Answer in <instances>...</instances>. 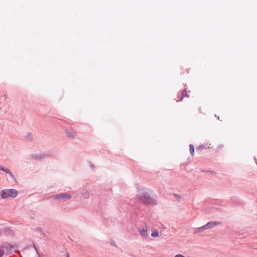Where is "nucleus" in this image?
I'll list each match as a JSON object with an SVG mask.
<instances>
[{"instance_id":"obj_4","label":"nucleus","mask_w":257,"mask_h":257,"mask_svg":"<svg viewBox=\"0 0 257 257\" xmlns=\"http://www.w3.org/2000/svg\"><path fill=\"white\" fill-rule=\"evenodd\" d=\"M139 233L140 235L144 238H147L148 236V225L147 223H144V225L142 227L140 228L139 229Z\"/></svg>"},{"instance_id":"obj_11","label":"nucleus","mask_w":257,"mask_h":257,"mask_svg":"<svg viewBox=\"0 0 257 257\" xmlns=\"http://www.w3.org/2000/svg\"><path fill=\"white\" fill-rule=\"evenodd\" d=\"M209 148V146H208V144H203L201 145H200L198 148H197V150H202V149H206Z\"/></svg>"},{"instance_id":"obj_10","label":"nucleus","mask_w":257,"mask_h":257,"mask_svg":"<svg viewBox=\"0 0 257 257\" xmlns=\"http://www.w3.org/2000/svg\"><path fill=\"white\" fill-rule=\"evenodd\" d=\"M2 171L5 172L6 173H7V174H8L13 179H15V177L14 176V175L13 174V173H12V172L8 168H4V167H2Z\"/></svg>"},{"instance_id":"obj_15","label":"nucleus","mask_w":257,"mask_h":257,"mask_svg":"<svg viewBox=\"0 0 257 257\" xmlns=\"http://www.w3.org/2000/svg\"><path fill=\"white\" fill-rule=\"evenodd\" d=\"M185 94H186V96L187 97H189V96H188L187 94L186 93V92H183L181 95V98L180 99V101L182 100L183 99V97H184V95H185Z\"/></svg>"},{"instance_id":"obj_16","label":"nucleus","mask_w":257,"mask_h":257,"mask_svg":"<svg viewBox=\"0 0 257 257\" xmlns=\"http://www.w3.org/2000/svg\"><path fill=\"white\" fill-rule=\"evenodd\" d=\"M189 147H190V153L191 154H193V145L192 144H190L189 145Z\"/></svg>"},{"instance_id":"obj_21","label":"nucleus","mask_w":257,"mask_h":257,"mask_svg":"<svg viewBox=\"0 0 257 257\" xmlns=\"http://www.w3.org/2000/svg\"><path fill=\"white\" fill-rule=\"evenodd\" d=\"M2 167H3V166H1V165H0V170H2Z\"/></svg>"},{"instance_id":"obj_3","label":"nucleus","mask_w":257,"mask_h":257,"mask_svg":"<svg viewBox=\"0 0 257 257\" xmlns=\"http://www.w3.org/2000/svg\"><path fill=\"white\" fill-rule=\"evenodd\" d=\"M72 198L71 194L67 193H62L54 195L51 196V198L53 200H58L61 202H66Z\"/></svg>"},{"instance_id":"obj_14","label":"nucleus","mask_w":257,"mask_h":257,"mask_svg":"<svg viewBox=\"0 0 257 257\" xmlns=\"http://www.w3.org/2000/svg\"><path fill=\"white\" fill-rule=\"evenodd\" d=\"M174 197L176 199V200L177 201H180L181 199V197L180 195L179 194H175L174 195Z\"/></svg>"},{"instance_id":"obj_18","label":"nucleus","mask_w":257,"mask_h":257,"mask_svg":"<svg viewBox=\"0 0 257 257\" xmlns=\"http://www.w3.org/2000/svg\"><path fill=\"white\" fill-rule=\"evenodd\" d=\"M175 257H185V256L181 254H177L175 256Z\"/></svg>"},{"instance_id":"obj_19","label":"nucleus","mask_w":257,"mask_h":257,"mask_svg":"<svg viewBox=\"0 0 257 257\" xmlns=\"http://www.w3.org/2000/svg\"><path fill=\"white\" fill-rule=\"evenodd\" d=\"M66 257H69V253L67 252L66 254Z\"/></svg>"},{"instance_id":"obj_2","label":"nucleus","mask_w":257,"mask_h":257,"mask_svg":"<svg viewBox=\"0 0 257 257\" xmlns=\"http://www.w3.org/2000/svg\"><path fill=\"white\" fill-rule=\"evenodd\" d=\"M17 190L14 189H7L1 191V197L3 199H6L9 197H16L18 195Z\"/></svg>"},{"instance_id":"obj_12","label":"nucleus","mask_w":257,"mask_h":257,"mask_svg":"<svg viewBox=\"0 0 257 257\" xmlns=\"http://www.w3.org/2000/svg\"><path fill=\"white\" fill-rule=\"evenodd\" d=\"M151 236L153 237H156L159 236V232L157 230H154L153 231L152 233H151Z\"/></svg>"},{"instance_id":"obj_1","label":"nucleus","mask_w":257,"mask_h":257,"mask_svg":"<svg viewBox=\"0 0 257 257\" xmlns=\"http://www.w3.org/2000/svg\"><path fill=\"white\" fill-rule=\"evenodd\" d=\"M137 197L142 202L145 204L155 205L157 204L156 197H152L150 193L145 190L140 191Z\"/></svg>"},{"instance_id":"obj_7","label":"nucleus","mask_w":257,"mask_h":257,"mask_svg":"<svg viewBox=\"0 0 257 257\" xmlns=\"http://www.w3.org/2000/svg\"><path fill=\"white\" fill-rule=\"evenodd\" d=\"M65 134L69 138H73L76 136V133L72 130H66Z\"/></svg>"},{"instance_id":"obj_5","label":"nucleus","mask_w":257,"mask_h":257,"mask_svg":"<svg viewBox=\"0 0 257 257\" xmlns=\"http://www.w3.org/2000/svg\"><path fill=\"white\" fill-rule=\"evenodd\" d=\"M14 247V246L7 243L0 245V248L6 249L8 254H10L12 253V250Z\"/></svg>"},{"instance_id":"obj_13","label":"nucleus","mask_w":257,"mask_h":257,"mask_svg":"<svg viewBox=\"0 0 257 257\" xmlns=\"http://www.w3.org/2000/svg\"><path fill=\"white\" fill-rule=\"evenodd\" d=\"M205 229L203 228V226L196 228L195 230H194V232H201Z\"/></svg>"},{"instance_id":"obj_8","label":"nucleus","mask_w":257,"mask_h":257,"mask_svg":"<svg viewBox=\"0 0 257 257\" xmlns=\"http://www.w3.org/2000/svg\"><path fill=\"white\" fill-rule=\"evenodd\" d=\"M32 157L36 160H40L44 159L46 157V155L44 154H33Z\"/></svg>"},{"instance_id":"obj_9","label":"nucleus","mask_w":257,"mask_h":257,"mask_svg":"<svg viewBox=\"0 0 257 257\" xmlns=\"http://www.w3.org/2000/svg\"><path fill=\"white\" fill-rule=\"evenodd\" d=\"M81 197L83 199H87L89 197V193L88 191L86 190H83L81 191Z\"/></svg>"},{"instance_id":"obj_6","label":"nucleus","mask_w":257,"mask_h":257,"mask_svg":"<svg viewBox=\"0 0 257 257\" xmlns=\"http://www.w3.org/2000/svg\"><path fill=\"white\" fill-rule=\"evenodd\" d=\"M220 223L219 221H209L205 225L203 226V228L205 229H210L215 227V226Z\"/></svg>"},{"instance_id":"obj_17","label":"nucleus","mask_w":257,"mask_h":257,"mask_svg":"<svg viewBox=\"0 0 257 257\" xmlns=\"http://www.w3.org/2000/svg\"><path fill=\"white\" fill-rule=\"evenodd\" d=\"M4 253V251L2 249H0V257H2Z\"/></svg>"},{"instance_id":"obj_20","label":"nucleus","mask_w":257,"mask_h":257,"mask_svg":"<svg viewBox=\"0 0 257 257\" xmlns=\"http://www.w3.org/2000/svg\"><path fill=\"white\" fill-rule=\"evenodd\" d=\"M2 230L1 228H0V235L2 233Z\"/></svg>"}]
</instances>
